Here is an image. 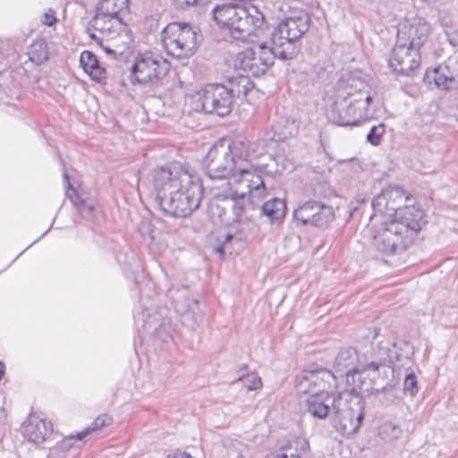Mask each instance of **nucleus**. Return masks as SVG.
Returning <instances> with one entry per match:
<instances>
[{"label":"nucleus","mask_w":458,"mask_h":458,"mask_svg":"<svg viewBox=\"0 0 458 458\" xmlns=\"http://www.w3.org/2000/svg\"><path fill=\"white\" fill-rule=\"evenodd\" d=\"M156 203L161 212L174 218L187 217L199 208L204 188L200 178L166 165L157 169L153 174Z\"/></svg>","instance_id":"obj_1"},{"label":"nucleus","mask_w":458,"mask_h":458,"mask_svg":"<svg viewBox=\"0 0 458 458\" xmlns=\"http://www.w3.org/2000/svg\"><path fill=\"white\" fill-rule=\"evenodd\" d=\"M254 87L248 76H233L223 83H208L198 91V102L207 114H229L237 98L246 97Z\"/></svg>","instance_id":"obj_2"},{"label":"nucleus","mask_w":458,"mask_h":458,"mask_svg":"<svg viewBox=\"0 0 458 458\" xmlns=\"http://www.w3.org/2000/svg\"><path fill=\"white\" fill-rule=\"evenodd\" d=\"M211 13L216 24L227 29L230 36L236 40L244 41L256 30L261 29L265 22V15L251 4H216Z\"/></svg>","instance_id":"obj_3"},{"label":"nucleus","mask_w":458,"mask_h":458,"mask_svg":"<svg viewBox=\"0 0 458 458\" xmlns=\"http://www.w3.org/2000/svg\"><path fill=\"white\" fill-rule=\"evenodd\" d=\"M311 23L310 14L298 11L282 20L273 30L270 37L279 60L283 62L296 59L301 50L299 40L308 32Z\"/></svg>","instance_id":"obj_4"},{"label":"nucleus","mask_w":458,"mask_h":458,"mask_svg":"<svg viewBox=\"0 0 458 458\" xmlns=\"http://www.w3.org/2000/svg\"><path fill=\"white\" fill-rule=\"evenodd\" d=\"M200 39L199 28L189 22H171L161 31V40L166 53L176 59L192 56Z\"/></svg>","instance_id":"obj_5"},{"label":"nucleus","mask_w":458,"mask_h":458,"mask_svg":"<svg viewBox=\"0 0 458 458\" xmlns=\"http://www.w3.org/2000/svg\"><path fill=\"white\" fill-rule=\"evenodd\" d=\"M235 147L223 140L214 144L202 160L203 170L211 180H224L237 177L245 159L239 157Z\"/></svg>","instance_id":"obj_6"},{"label":"nucleus","mask_w":458,"mask_h":458,"mask_svg":"<svg viewBox=\"0 0 458 458\" xmlns=\"http://www.w3.org/2000/svg\"><path fill=\"white\" fill-rule=\"evenodd\" d=\"M365 400L355 389L340 392L334 398L333 411L344 435L358 431L364 420Z\"/></svg>","instance_id":"obj_7"},{"label":"nucleus","mask_w":458,"mask_h":458,"mask_svg":"<svg viewBox=\"0 0 458 458\" xmlns=\"http://www.w3.org/2000/svg\"><path fill=\"white\" fill-rule=\"evenodd\" d=\"M345 93L344 97L339 96L333 103L330 119L333 123L339 126H357L360 122L370 117L369 106L373 98L370 95L353 98L352 91Z\"/></svg>","instance_id":"obj_8"},{"label":"nucleus","mask_w":458,"mask_h":458,"mask_svg":"<svg viewBox=\"0 0 458 458\" xmlns=\"http://www.w3.org/2000/svg\"><path fill=\"white\" fill-rule=\"evenodd\" d=\"M275 59L279 60V55L272 44L268 46L267 43H261L253 47H247L236 56L235 67L245 73L238 76H248L250 79V76L264 75L274 64Z\"/></svg>","instance_id":"obj_9"},{"label":"nucleus","mask_w":458,"mask_h":458,"mask_svg":"<svg viewBox=\"0 0 458 458\" xmlns=\"http://www.w3.org/2000/svg\"><path fill=\"white\" fill-rule=\"evenodd\" d=\"M170 70V63L153 52L139 54L130 68L131 84L157 83Z\"/></svg>","instance_id":"obj_10"},{"label":"nucleus","mask_w":458,"mask_h":458,"mask_svg":"<svg viewBox=\"0 0 458 458\" xmlns=\"http://www.w3.org/2000/svg\"><path fill=\"white\" fill-rule=\"evenodd\" d=\"M297 225L321 227L335 219L334 208L318 200H307L293 211Z\"/></svg>","instance_id":"obj_11"},{"label":"nucleus","mask_w":458,"mask_h":458,"mask_svg":"<svg viewBox=\"0 0 458 458\" xmlns=\"http://www.w3.org/2000/svg\"><path fill=\"white\" fill-rule=\"evenodd\" d=\"M391 223L400 230L406 241L413 243L427 220L422 208L414 205H404L403 209L394 214Z\"/></svg>","instance_id":"obj_12"},{"label":"nucleus","mask_w":458,"mask_h":458,"mask_svg":"<svg viewBox=\"0 0 458 458\" xmlns=\"http://www.w3.org/2000/svg\"><path fill=\"white\" fill-rule=\"evenodd\" d=\"M296 383L300 392L310 394H330L336 385V377L330 370L320 368L297 375Z\"/></svg>","instance_id":"obj_13"},{"label":"nucleus","mask_w":458,"mask_h":458,"mask_svg":"<svg viewBox=\"0 0 458 458\" xmlns=\"http://www.w3.org/2000/svg\"><path fill=\"white\" fill-rule=\"evenodd\" d=\"M403 40V38H397L388 63L394 72L411 76L420 64V53Z\"/></svg>","instance_id":"obj_14"},{"label":"nucleus","mask_w":458,"mask_h":458,"mask_svg":"<svg viewBox=\"0 0 458 458\" xmlns=\"http://www.w3.org/2000/svg\"><path fill=\"white\" fill-rule=\"evenodd\" d=\"M375 248L386 255L400 254L412 243L406 241L403 233L391 222L374 236Z\"/></svg>","instance_id":"obj_15"},{"label":"nucleus","mask_w":458,"mask_h":458,"mask_svg":"<svg viewBox=\"0 0 458 458\" xmlns=\"http://www.w3.org/2000/svg\"><path fill=\"white\" fill-rule=\"evenodd\" d=\"M423 81L428 84L430 89H432V85L444 91L458 89V76L455 77L446 65H437L434 68H428L424 74Z\"/></svg>","instance_id":"obj_16"},{"label":"nucleus","mask_w":458,"mask_h":458,"mask_svg":"<svg viewBox=\"0 0 458 458\" xmlns=\"http://www.w3.org/2000/svg\"><path fill=\"white\" fill-rule=\"evenodd\" d=\"M89 38L114 59H117L118 55H122L129 49L131 42V38L126 31H120L112 38L98 37L96 33H90Z\"/></svg>","instance_id":"obj_17"},{"label":"nucleus","mask_w":458,"mask_h":458,"mask_svg":"<svg viewBox=\"0 0 458 458\" xmlns=\"http://www.w3.org/2000/svg\"><path fill=\"white\" fill-rule=\"evenodd\" d=\"M63 177L67 184L66 195L76 207L81 216L87 220H93L97 213L96 201L84 198L72 185L67 171H64Z\"/></svg>","instance_id":"obj_18"},{"label":"nucleus","mask_w":458,"mask_h":458,"mask_svg":"<svg viewBox=\"0 0 458 458\" xmlns=\"http://www.w3.org/2000/svg\"><path fill=\"white\" fill-rule=\"evenodd\" d=\"M230 199L233 201V213L234 215L233 221L241 222L242 220H252L259 211V206L246 193H238L234 191L231 194Z\"/></svg>","instance_id":"obj_19"},{"label":"nucleus","mask_w":458,"mask_h":458,"mask_svg":"<svg viewBox=\"0 0 458 458\" xmlns=\"http://www.w3.org/2000/svg\"><path fill=\"white\" fill-rule=\"evenodd\" d=\"M357 373L366 371H377L385 366V358L382 354L381 343L376 349L373 346L363 351H357Z\"/></svg>","instance_id":"obj_20"},{"label":"nucleus","mask_w":458,"mask_h":458,"mask_svg":"<svg viewBox=\"0 0 458 458\" xmlns=\"http://www.w3.org/2000/svg\"><path fill=\"white\" fill-rule=\"evenodd\" d=\"M272 454L280 458H313L310 442L301 437H295L288 440Z\"/></svg>","instance_id":"obj_21"},{"label":"nucleus","mask_w":458,"mask_h":458,"mask_svg":"<svg viewBox=\"0 0 458 458\" xmlns=\"http://www.w3.org/2000/svg\"><path fill=\"white\" fill-rule=\"evenodd\" d=\"M123 25L120 20L111 18L102 14L100 12L96 10L94 17L89 22L87 32L89 35L94 31H98L104 38H112L117 35V29Z\"/></svg>","instance_id":"obj_22"},{"label":"nucleus","mask_w":458,"mask_h":458,"mask_svg":"<svg viewBox=\"0 0 458 458\" xmlns=\"http://www.w3.org/2000/svg\"><path fill=\"white\" fill-rule=\"evenodd\" d=\"M429 33V25L421 21L411 23L406 30H399L397 38H403V42L420 51Z\"/></svg>","instance_id":"obj_23"},{"label":"nucleus","mask_w":458,"mask_h":458,"mask_svg":"<svg viewBox=\"0 0 458 458\" xmlns=\"http://www.w3.org/2000/svg\"><path fill=\"white\" fill-rule=\"evenodd\" d=\"M335 397L330 394H310L306 402V411L314 418L324 420L333 410Z\"/></svg>","instance_id":"obj_24"},{"label":"nucleus","mask_w":458,"mask_h":458,"mask_svg":"<svg viewBox=\"0 0 458 458\" xmlns=\"http://www.w3.org/2000/svg\"><path fill=\"white\" fill-rule=\"evenodd\" d=\"M53 431L51 422L38 418H30L23 426V435L35 444L43 443Z\"/></svg>","instance_id":"obj_25"},{"label":"nucleus","mask_w":458,"mask_h":458,"mask_svg":"<svg viewBox=\"0 0 458 458\" xmlns=\"http://www.w3.org/2000/svg\"><path fill=\"white\" fill-rule=\"evenodd\" d=\"M357 350L352 347L341 349L334 362L335 370L341 376L357 373Z\"/></svg>","instance_id":"obj_26"},{"label":"nucleus","mask_w":458,"mask_h":458,"mask_svg":"<svg viewBox=\"0 0 458 458\" xmlns=\"http://www.w3.org/2000/svg\"><path fill=\"white\" fill-rule=\"evenodd\" d=\"M80 64L93 81L106 84L107 71L100 65L98 59L92 52L83 51L80 56Z\"/></svg>","instance_id":"obj_27"},{"label":"nucleus","mask_w":458,"mask_h":458,"mask_svg":"<svg viewBox=\"0 0 458 458\" xmlns=\"http://www.w3.org/2000/svg\"><path fill=\"white\" fill-rule=\"evenodd\" d=\"M384 192L387 201V210L393 217L410 200V197L406 195L405 191L399 186H389L384 189Z\"/></svg>","instance_id":"obj_28"},{"label":"nucleus","mask_w":458,"mask_h":458,"mask_svg":"<svg viewBox=\"0 0 458 458\" xmlns=\"http://www.w3.org/2000/svg\"><path fill=\"white\" fill-rule=\"evenodd\" d=\"M130 0H100L97 5V11L104 15L120 20L122 21L123 15L129 12Z\"/></svg>","instance_id":"obj_29"},{"label":"nucleus","mask_w":458,"mask_h":458,"mask_svg":"<svg viewBox=\"0 0 458 458\" xmlns=\"http://www.w3.org/2000/svg\"><path fill=\"white\" fill-rule=\"evenodd\" d=\"M236 181L246 182L250 195L252 191H259L260 189L265 190V182L262 176L256 170L248 167L247 161L242 163L241 168H238Z\"/></svg>","instance_id":"obj_30"},{"label":"nucleus","mask_w":458,"mask_h":458,"mask_svg":"<svg viewBox=\"0 0 458 458\" xmlns=\"http://www.w3.org/2000/svg\"><path fill=\"white\" fill-rule=\"evenodd\" d=\"M286 203L283 199L272 198L266 201L258 213L267 216L271 222L281 220L286 213Z\"/></svg>","instance_id":"obj_31"},{"label":"nucleus","mask_w":458,"mask_h":458,"mask_svg":"<svg viewBox=\"0 0 458 458\" xmlns=\"http://www.w3.org/2000/svg\"><path fill=\"white\" fill-rule=\"evenodd\" d=\"M28 58L37 65L48 60L49 51L45 39L38 38L32 42L28 52Z\"/></svg>","instance_id":"obj_32"},{"label":"nucleus","mask_w":458,"mask_h":458,"mask_svg":"<svg viewBox=\"0 0 458 458\" xmlns=\"http://www.w3.org/2000/svg\"><path fill=\"white\" fill-rule=\"evenodd\" d=\"M373 393L377 396L378 402L381 405L385 407H388L399 401L394 390V384H393L392 381L387 382L381 388L373 389Z\"/></svg>","instance_id":"obj_33"},{"label":"nucleus","mask_w":458,"mask_h":458,"mask_svg":"<svg viewBox=\"0 0 458 458\" xmlns=\"http://www.w3.org/2000/svg\"><path fill=\"white\" fill-rule=\"evenodd\" d=\"M369 88L367 82L361 79L350 77L346 82L345 91H352L353 98L366 97L369 95L366 90Z\"/></svg>","instance_id":"obj_34"},{"label":"nucleus","mask_w":458,"mask_h":458,"mask_svg":"<svg viewBox=\"0 0 458 458\" xmlns=\"http://www.w3.org/2000/svg\"><path fill=\"white\" fill-rule=\"evenodd\" d=\"M329 187L326 182H316L306 188L305 192L308 197L317 199L320 201L321 199L327 198L329 194Z\"/></svg>","instance_id":"obj_35"},{"label":"nucleus","mask_w":458,"mask_h":458,"mask_svg":"<svg viewBox=\"0 0 458 458\" xmlns=\"http://www.w3.org/2000/svg\"><path fill=\"white\" fill-rule=\"evenodd\" d=\"M112 423V419L108 415H100L91 423V425L85 430L77 434V439L82 440L88 434L101 429Z\"/></svg>","instance_id":"obj_36"},{"label":"nucleus","mask_w":458,"mask_h":458,"mask_svg":"<svg viewBox=\"0 0 458 458\" xmlns=\"http://www.w3.org/2000/svg\"><path fill=\"white\" fill-rule=\"evenodd\" d=\"M382 354L385 358V366L390 369H393V366L395 362L400 361L402 355L397 350V345L395 343L392 344V348L382 346ZM394 371V369H392Z\"/></svg>","instance_id":"obj_37"},{"label":"nucleus","mask_w":458,"mask_h":458,"mask_svg":"<svg viewBox=\"0 0 458 458\" xmlns=\"http://www.w3.org/2000/svg\"><path fill=\"white\" fill-rule=\"evenodd\" d=\"M371 208L374 211V214L369 216V219L372 218L376 213H380L382 215H389V210H387V201L386 199L384 190L380 194L377 195L371 201Z\"/></svg>","instance_id":"obj_38"},{"label":"nucleus","mask_w":458,"mask_h":458,"mask_svg":"<svg viewBox=\"0 0 458 458\" xmlns=\"http://www.w3.org/2000/svg\"><path fill=\"white\" fill-rule=\"evenodd\" d=\"M418 390L419 387L416 375L414 372L408 373L405 376L403 382V393L411 397H414L417 394Z\"/></svg>","instance_id":"obj_39"},{"label":"nucleus","mask_w":458,"mask_h":458,"mask_svg":"<svg viewBox=\"0 0 458 458\" xmlns=\"http://www.w3.org/2000/svg\"><path fill=\"white\" fill-rule=\"evenodd\" d=\"M385 131V124L383 123L372 126L367 134L368 142L373 146H378Z\"/></svg>","instance_id":"obj_40"},{"label":"nucleus","mask_w":458,"mask_h":458,"mask_svg":"<svg viewBox=\"0 0 458 458\" xmlns=\"http://www.w3.org/2000/svg\"><path fill=\"white\" fill-rule=\"evenodd\" d=\"M402 433L400 427L391 422L385 423L380 428V435L390 440L397 439Z\"/></svg>","instance_id":"obj_41"},{"label":"nucleus","mask_w":458,"mask_h":458,"mask_svg":"<svg viewBox=\"0 0 458 458\" xmlns=\"http://www.w3.org/2000/svg\"><path fill=\"white\" fill-rule=\"evenodd\" d=\"M239 380H244L248 390H257L262 386L261 378L255 374L248 375L247 377L241 376Z\"/></svg>","instance_id":"obj_42"},{"label":"nucleus","mask_w":458,"mask_h":458,"mask_svg":"<svg viewBox=\"0 0 458 458\" xmlns=\"http://www.w3.org/2000/svg\"><path fill=\"white\" fill-rule=\"evenodd\" d=\"M327 76L326 69L319 64L313 65L310 68V77L313 82H318L325 80Z\"/></svg>","instance_id":"obj_43"},{"label":"nucleus","mask_w":458,"mask_h":458,"mask_svg":"<svg viewBox=\"0 0 458 458\" xmlns=\"http://www.w3.org/2000/svg\"><path fill=\"white\" fill-rule=\"evenodd\" d=\"M80 441L76 437L70 436L58 444V448L62 450H69L73 446L74 441Z\"/></svg>","instance_id":"obj_44"},{"label":"nucleus","mask_w":458,"mask_h":458,"mask_svg":"<svg viewBox=\"0 0 458 458\" xmlns=\"http://www.w3.org/2000/svg\"><path fill=\"white\" fill-rule=\"evenodd\" d=\"M56 21L57 19L55 18V12L52 9H49L47 13H45L42 20L43 24L47 26H53Z\"/></svg>","instance_id":"obj_45"},{"label":"nucleus","mask_w":458,"mask_h":458,"mask_svg":"<svg viewBox=\"0 0 458 458\" xmlns=\"http://www.w3.org/2000/svg\"><path fill=\"white\" fill-rule=\"evenodd\" d=\"M364 200L362 199L360 201V203H363ZM360 204V200L359 199H355V200H352L351 201L350 205H349V208H350V215L351 216H353L359 209L358 208V205Z\"/></svg>","instance_id":"obj_46"},{"label":"nucleus","mask_w":458,"mask_h":458,"mask_svg":"<svg viewBox=\"0 0 458 458\" xmlns=\"http://www.w3.org/2000/svg\"><path fill=\"white\" fill-rule=\"evenodd\" d=\"M216 252L219 253L221 256L225 254V244L221 243L217 247H216Z\"/></svg>","instance_id":"obj_47"},{"label":"nucleus","mask_w":458,"mask_h":458,"mask_svg":"<svg viewBox=\"0 0 458 458\" xmlns=\"http://www.w3.org/2000/svg\"><path fill=\"white\" fill-rule=\"evenodd\" d=\"M174 458H194L190 454L183 452L179 454V457H174Z\"/></svg>","instance_id":"obj_48"},{"label":"nucleus","mask_w":458,"mask_h":458,"mask_svg":"<svg viewBox=\"0 0 458 458\" xmlns=\"http://www.w3.org/2000/svg\"><path fill=\"white\" fill-rule=\"evenodd\" d=\"M233 238H234V235L228 233V234H226V236L222 243L225 244L226 242H230Z\"/></svg>","instance_id":"obj_49"},{"label":"nucleus","mask_w":458,"mask_h":458,"mask_svg":"<svg viewBox=\"0 0 458 458\" xmlns=\"http://www.w3.org/2000/svg\"><path fill=\"white\" fill-rule=\"evenodd\" d=\"M267 458H280V457H276V455H275L274 454H272V453H271V454H269L267 455Z\"/></svg>","instance_id":"obj_50"},{"label":"nucleus","mask_w":458,"mask_h":458,"mask_svg":"<svg viewBox=\"0 0 458 458\" xmlns=\"http://www.w3.org/2000/svg\"><path fill=\"white\" fill-rule=\"evenodd\" d=\"M247 369L246 365H242V367L241 368V369Z\"/></svg>","instance_id":"obj_51"}]
</instances>
